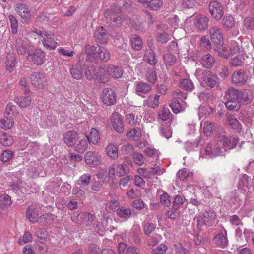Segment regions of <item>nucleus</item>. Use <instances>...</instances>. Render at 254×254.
<instances>
[{"mask_svg":"<svg viewBox=\"0 0 254 254\" xmlns=\"http://www.w3.org/2000/svg\"><path fill=\"white\" fill-rule=\"evenodd\" d=\"M17 104L21 108H24L30 105L31 99L30 96L16 97L14 99Z\"/></svg>","mask_w":254,"mask_h":254,"instance_id":"a19ab883","label":"nucleus"},{"mask_svg":"<svg viewBox=\"0 0 254 254\" xmlns=\"http://www.w3.org/2000/svg\"><path fill=\"white\" fill-rule=\"evenodd\" d=\"M209 11L212 17L217 21L223 17L224 11L223 6L217 1L213 0L208 5Z\"/></svg>","mask_w":254,"mask_h":254,"instance_id":"423d86ee","label":"nucleus"},{"mask_svg":"<svg viewBox=\"0 0 254 254\" xmlns=\"http://www.w3.org/2000/svg\"><path fill=\"white\" fill-rule=\"evenodd\" d=\"M107 155L111 158L116 159L118 157V148L117 146L113 144H109L106 148Z\"/></svg>","mask_w":254,"mask_h":254,"instance_id":"c756f323","label":"nucleus"},{"mask_svg":"<svg viewBox=\"0 0 254 254\" xmlns=\"http://www.w3.org/2000/svg\"><path fill=\"white\" fill-rule=\"evenodd\" d=\"M216 128L214 123L206 121L203 126V133L206 136H209L216 129Z\"/></svg>","mask_w":254,"mask_h":254,"instance_id":"ea45409f","label":"nucleus"},{"mask_svg":"<svg viewBox=\"0 0 254 254\" xmlns=\"http://www.w3.org/2000/svg\"><path fill=\"white\" fill-rule=\"evenodd\" d=\"M15 9L21 17L23 23H27L29 22L31 14L27 6L23 3H18L15 6Z\"/></svg>","mask_w":254,"mask_h":254,"instance_id":"ddd939ff","label":"nucleus"},{"mask_svg":"<svg viewBox=\"0 0 254 254\" xmlns=\"http://www.w3.org/2000/svg\"><path fill=\"white\" fill-rule=\"evenodd\" d=\"M107 72L113 78H119L122 76L123 70L120 67L110 65L107 68Z\"/></svg>","mask_w":254,"mask_h":254,"instance_id":"b1692460","label":"nucleus"},{"mask_svg":"<svg viewBox=\"0 0 254 254\" xmlns=\"http://www.w3.org/2000/svg\"><path fill=\"white\" fill-rule=\"evenodd\" d=\"M161 236L157 234L153 233L152 235L147 240V243L149 246L154 247L161 240Z\"/></svg>","mask_w":254,"mask_h":254,"instance_id":"4d7b16f0","label":"nucleus"},{"mask_svg":"<svg viewBox=\"0 0 254 254\" xmlns=\"http://www.w3.org/2000/svg\"><path fill=\"white\" fill-rule=\"evenodd\" d=\"M147 6L153 10L159 9L162 5L161 0H150L146 1Z\"/></svg>","mask_w":254,"mask_h":254,"instance_id":"13d9d810","label":"nucleus"},{"mask_svg":"<svg viewBox=\"0 0 254 254\" xmlns=\"http://www.w3.org/2000/svg\"><path fill=\"white\" fill-rule=\"evenodd\" d=\"M56 123L55 117L50 116L43 117L41 119L40 125L43 128H46L53 125Z\"/></svg>","mask_w":254,"mask_h":254,"instance_id":"c9c22d12","label":"nucleus"},{"mask_svg":"<svg viewBox=\"0 0 254 254\" xmlns=\"http://www.w3.org/2000/svg\"><path fill=\"white\" fill-rule=\"evenodd\" d=\"M222 25L225 30H230L234 27L235 20L232 16L230 15H225L222 19Z\"/></svg>","mask_w":254,"mask_h":254,"instance_id":"bb28decb","label":"nucleus"},{"mask_svg":"<svg viewBox=\"0 0 254 254\" xmlns=\"http://www.w3.org/2000/svg\"><path fill=\"white\" fill-rule=\"evenodd\" d=\"M105 17L107 21L112 26H119L122 24L121 18L118 12L112 9H108L105 12Z\"/></svg>","mask_w":254,"mask_h":254,"instance_id":"4468645a","label":"nucleus"},{"mask_svg":"<svg viewBox=\"0 0 254 254\" xmlns=\"http://www.w3.org/2000/svg\"><path fill=\"white\" fill-rule=\"evenodd\" d=\"M195 74L198 78L202 79L211 88L218 84L217 77L209 71L197 69Z\"/></svg>","mask_w":254,"mask_h":254,"instance_id":"39448f33","label":"nucleus"},{"mask_svg":"<svg viewBox=\"0 0 254 254\" xmlns=\"http://www.w3.org/2000/svg\"><path fill=\"white\" fill-rule=\"evenodd\" d=\"M16 64L15 58L13 54H10L7 56L6 66L7 70L9 71H12Z\"/></svg>","mask_w":254,"mask_h":254,"instance_id":"09e8293b","label":"nucleus"},{"mask_svg":"<svg viewBox=\"0 0 254 254\" xmlns=\"http://www.w3.org/2000/svg\"><path fill=\"white\" fill-rule=\"evenodd\" d=\"M226 108L229 110L237 111L239 109L241 104L239 100H229L225 102Z\"/></svg>","mask_w":254,"mask_h":254,"instance_id":"864d4df0","label":"nucleus"},{"mask_svg":"<svg viewBox=\"0 0 254 254\" xmlns=\"http://www.w3.org/2000/svg\"><path fill=\"white\" fill-rule=\"evenodd\" d=\"M119 206V202L116 200H111L106 203V209L108 212L115 211Z\"/></svg>","mask_w":254,"mask_h":254,"instance_id":"680f3d73","label":"nucleus"},{"mask_svg":"<svg viewBox=\"0 0 254 254\" xmlns=\"http://www.w3.org/2000/svg\"><path fill=\"white\" fill-rule=\"evenodd\" d=\"M163 59L167 66H172L176 61V57L171 53H168L165 55Z\"/></svg>","mask_w":254,"mask_h":254,"instance_id":"bf43d9fd","label":"nucleus"},{"mask_svg":"<svg viewBox=\"0 0 254 254\" xmlns=\"http://www.w3.org/2000/svg\"><path fill=\"white\" fill-rule=\"evenodd\" d=\"M180 86L188 91H191L194 88L192 82L188 79H182L180 82Z\"/></svg>","mask_w":254,"mask_h":254,"instance_id":"5fc2aeb1","label":"nucleus"},{"mask_svg":"<svg viewBox=\"0 0 254 254\" xmlns=\"http://www.w3.org/2000/svg\"><path fill=\"white\" fill-rule=\"evenodd\" d=\"M214 243L219 247L225 248L228 246V240L227 232L225 230L221 232L215 236L213 239Z\"/></svg>","mask_w":254,"mask_h":254,"instance_id":"a211bd4d","label":"nucleus"},{"mask_svg":"<svg viewBox=\"0 0 254 254\" xmlns=\"http://www.w3.org/2000/svg\"><path fill=\"white\" fill-rule=\"evenodd\" d=\"M97 47H99V46L97 47L95 46H91L90 45L86 46L85 52L81 53L79 57V62L93 61L97 58V52L96 53Z\"/></svg>","mask_w":254,"mask_h":254,"instance_id":"6e6552de","label":"nucleus"},{"mask_svg":"<svg viewBox=\"0 0 254 254\" xmlns=\"http://www.w3.org/2000/svg\"><path fill=\"white\" fill-rule=\"evenodd\" d=\"M110 54L107 49L104 47H99L97 51V58L103 62H107L109 60Z\"/></svg>","mask_w":254,"mask_h":254,"instance_id":"72a5a7b5","label":"nucleus"},{"mask_svg":"<svg viewBox=\"0 0 254 254\" xmlns=\"http://www.w3.org/2000/svg\"><path fill=\"white\" fill-rule=\"evenodd\" d=\"M79 139L78 134L73 131L66 132L64 136V142L68 146L71 147L74 145Z\"/></svg>","mask_w":254,"mask_h":254,"instance_id":"6ab92c4d","label":"nucleus"},{"mask_svg":"<svg viewBox=\"0 0 254 254\" xmlns=\"http://www.w3.org/2000/svg\"><path fill=\"white\" fill-rule=\"evenodd\" d=\"M137 172L140 175L147 178H150L155 174L161 175L163 173L159 166L153 168H139L137 169Z\"/></svg>","mask_w":254,"mask_h":254,"instance_id":"f3484780","label":"nucleus"},{"mask_svg":"<svg viewBox=\"0 0 254 254\" xmlns=\"http://www.w3.org/2000/svg\"><path fill=\"white\" fill-rule=\"evenodd\" d=\"M241 91L234 89L229 88L226 94V98L229 100H239Z\"/></svg>","mask_w":254,"mask_h":254,"instance_id":"f704fd0d","label":"nucleus"},{"mask_svg":"<svg viewBox=\"0 0 254 254\" xmlns=\"http://www.w3.org/2000/svg\"><path fill=\"white\" fill-rule=\"evenodd\" d=\"M191 175V173L186 168L179 170L177 173V177L178 179L184 180Z\"/></svg>","mask_w":254,"mask_h":254,"instance_id":"69168bd1","label":"nucleus"},{"mask_svg":"<svg viewBox=\"0 0 254 254\" xmlns=\"http://www.w3.org/2000/svg\"><path fill=\"white\" fill-rule=\"evenodd\" d=\"M186 107V103L184 105H181L177 100H173L170 103V107L174 113H178L185 110Z\"/></svg>","mask_w":254,"mask_h":254,"instance_id":"37998d69","label":"nucleus"},{"mask_svg":"<svg viewBox=\"0 0 254 254\" xmlns=\"http://www.w3.org/2000/svg\"><path fill=\"white\" fill-rule=\"evenodd\" d=\"M14 121L11 117L4 115L3 119L0 120V127L4 129H10L13 126Z\"/></svg>","mask_w":254,"mask_h":254,"instance_id":"7c9ffc66","label":"nucleus"},{"mask_svg":"<svg viewBox=\"0 0 254 254\" xmlns=\"http://www.w3.org/2000/svg\"><path fill=\"white\" fill-rule=\"evenodd\" d=\"M208 18L204 15H199L196 17L194 20V24L199 30H205L208 26Z\"/></svg>","mask_w":254,"mask_h":254,"instance_id":"4be33fe9","label":"nucleus"},{"mask_svg":"<svg viewBox=\"0 0 254 254\" xmlns=\"http://www.w3.org/2000/svg\"><path fill=\"white\" fill-rule=\"evenodd\" d=\"M0 142L3 146H9L13 142V138L11 135L3 131H0Z\"/></svg>","mask_w":254,"mask_h":254,"instance_id":"473e14b6","label":"nucleus"},{"mask_svg":"<svg viewBox=\"0 0 254 254\" xmlns=\"http://www.w3.org/2000/svg\"><path fill=\"white\" fill-rule=\"evenodd\" d=\"M91 179V176L89 174H84L80 177L77 181V184L82 188H84L89 185Z\"/></svg>","mask_w":254,"mask_h":254,"instance_id":"a18cd8bd","label":"nucleus"},{"mask_svg":"<svg viewBox=\"0 0 254 254\" xmlns=\"http://www.w3.org/2000/svg\"><path fill=\"white\" fill-rule=\"evenodd\" d=\"M225 151V149L221 148L217 144L213 142H210L203 151H201L200 156L202 158H214L219 155H223Z\"/></svg>","mask_w":254,"mask_h":254,"instance_id":"7ed1b4c3","label":"nucleus"},{"mask_svg":"<svg viewBox=\"0 0 254 254\" xmlns=\"http://www.w3.org/2000/svg\"><path fill=\"white\" fill-rule=\"evenodd\" d=\"M16 47L18 53L20 55L24 54L26 51V44L21 38H18L16 40Z\"/></svg>","mask_w":254,"mask_h":254,"instance_id":"8fccbe9b","label":"nucleus"},{"mask_svg":"<svg viewBox=\"0 0 254 254\" xmlns=\"http://www.w3.org/2000/svg\"><path fill=\"white\" fill-rule=\"evenodd\" d=\"M45 54L41 49H36L28 52L27 60L37 65H41L45 61Z\"/></svg>","mask_w":254,"mask_h":254,"instance_id":"0eeeda50","label":"nucleus"},{"mask_svg":"<svg viewBox=\"0 0 254 254\" xmlns=\"http://www.w3.org/2000/svg\"><path fill=\"white\" fill-rule=\"evenodd\" d=\"M247 79V76L244 73L239 71L234 72L232 76L233 83L238 85L245 84Z\"/></svg>","mask_w":254,"mask_h":254,"instance_id":"412c9836","label":"nucleus"},{"mask_svg":"<svg viewBox=\"0 0 254 254\" xmlns=\"http://www.w3.org/2000/svg\"><path fill=\"white\" fill-rule=\"evenodd\" d=\"M89 144V140L87 137L83 136V138H81L75 146V149L78 152L82 153L86 150Z\"/></svg>","mask_w":254,"mask_h":254,"instance_id":"2f4dec72","label":"nucleus"},{"mask_svg":"<svg viewBox=\"0 0 254 254\" xmlns=\"http://www.w3.org/2000/svg\"><path fill=\"white\" fill-rule=\"evenodd\" d=\"M117 215L122 218L127 219L131 214V211L129 208L122 206L117 210Z\"/></svg>","mask_w":254,"mask_h":254,"instance_id":"58836bf2","label":"nucleus"},{"mask_svg":"<svg viewBox=\"0 0 254 254\" xmlns=\"http://www.w3.org/2000/svg\"><path fill=\"white\" fill-rule=\"evenodd\" d=\"M31 84L36 88L43 89L46 82L45 75L41 72H33L30 76Z\"/></svg>","mask_w":254,"mask_h":254,"instance_id":"f8f14e48","label":"nucleus"},{"mask_svg":"<svg viewBox=\"0 0 254 254\" xmlns=\"http://www.w3.org/2000/svg\"><path fill=\"white\" fill-rule=\"evenodd\" d=\"M94 36L97 42L101 44L106 43L108 41V36L103 27H99L96 29L94 33Z\"/></svg>","mask_w":254,"mask_h":254,"instance_id":"5701e85b","label":"nucleus"},{"mask_svg":"<svg viewBox=\"0 0 254 254\" xmlns=\"http://www.w3.org/2000/svg\"><path fill=\"white\" fill-rule=\"evenodd\" d=\"M87 164L92 167H95L100 164V157L92 151H88L85 156Z\"/></svg>","mask_w":254,"mask_h":254,"instance_id":"aec40b11","label":"nucleus"},{"mask_svg":"<svg viewBox=\"0 0 254 254\" xmlns=\"http://www.w3.org/2000/svg\"><path fill=\"white\" fill-rule=\"evenodd\" d=\"M144 58L150 65H154L156 63L155 53L151 49L146 51Z\"/></svg>","mask_w":254,"mask_h":254,"instance_id":"49530a36","label":"nucleus"},{"mask_svg":"<svg viewBox=\"0 0 254 254\" xmlns=\"http://www.w3.org/2000/svg\"><path fill=\"white\" fill-rule=\"evenodd\" d=\"M111 122L113 128L118 133H122L124 131V127L123 122L121 118V116L119 113L117 112L113 113L111 118Z\"/></svg>","mask_w":254,"mask_h":254,"instance_id":"dca6fc26","label":"nucleus"},{"mask_svg":"<svg viewBox=\"0 0 254 254\" xmlns=\"http://www.w3.org/2000/svg\"><path fill=\"white\" fill-rule=\"evenodd\" d=\"M8 19L11 24V32L13 34H16L17 32V20L15 17L12 14H10L8 16Z\"/></svg>","mask_w":254,"mask_h":254,"instance_id":"0e129e2a","label":"nucleus"},{"mask_svg":"<svg viewBox=\"0 0 254 254\" xmlns=\"http://www.w3.org/2000/svg\"><path fill=\"white\" fill-rule=\"evenodd\" d=\"M101 99L103 103L107 106L114 105L116 102V96L114 91L110 88L103 89L101 94Z\"/></svg>","mask_w":254,"mask_h":254,"instance_id":"9b49d317","label":"nucleus"},{"mask_svg":"<svg viewBox=\"0 0 254 254\" xmlns=\"http://www.w3.org/2000/svg\"><path fill=\"white\" fill-rule=\"evenodd\" d=\"M159 134L167 139L170 138L172 136V131L168 127H165L162 125L159 130Z\"/></svg>","mask_w":254,"mask_h":254,"instance_id":"e2e57ef3","label":"nucleus"},{"mask_svg":"<svg viewBox=\"0 0 254 254\" xmlns=\"http://www.w3.org/2000/svg\"><path fill=\"white\" fill-rule=\"evenodd\" d=\"M85 136L89 140V143H92L95 145L98 144L100 139L98 130L94 128L91 129L90 135Z\"/></svg>","mask_w":254,"mask_h":254,"instance_id":"e433bc0d","label":"nucleus"},{"mask_svg":"<svg viewBox=\"0 0 254 254\" xmlns=\"http://www.w3.org/2000/svg\"><path fill=\"white\" fill-rule=\"evenodd\" d=\"M216 214L212 211L205 212L204 215H200L195 218L197 219V223L198 226L201 227L205 225L210 226L214 222L216 219Z\"/></svg>","mask_w":254,"mask_h":254,"instance_id":"9d476101","label":"nucleus"},{"mask_svg":"<svg viewBox=\"0 0 254 254\" xmlns=\"http://www.w3.org/2000/svg\"><path fill=\"white\" fill-rule=\"evenodd\" d=\"M39 211L33 206L29 207L27 210L26 216L29 220L32 223H36L39 219Z\"/></svg>","mask_w":254,"mask_h":254,"instance_id":"cd10ccee","label":"nucleus"},{"mask_svg":"<svg viewBox=\"0 0 254 254\" xmlns=\"http://www.w3.org/2000/svg\"><path fill=\"white\" fill-rule=\"evenodd\" d=\"M218 141L223 146L228 147L229 149H233L237 144L238 139L237 137L222 134L218 136Z\"/></svg>","mask_w":254,"mask_h":254,"instance_id":"2eb2a0df","label":"nucleus"},{"mask_svg":"<svg viewBox=\"0 0 254 254\" xmlns=\"http://www.w3.org/2000/svg\"><path fill=\"white\" fill-rule=\"evenodd\" d=\"M130 43L132 48L136 50L142 49V42L140 38L136 35H133L130 39Z\"/></svg>","mask_w":254,"mask_h":254,"instance_id":"4c0bfd02","label":"nucleus"},{"mask_svg":"<svg viewBox=\"0 0 254 254\" xmlns=\"http://www.w3.org/2000/svg\"><path fill=\"white\" fill-rule=\"evenodd\" d=\"M17 113L16 107L12 105L11 103H9L6 106L5 112V115L8 117H12Z\"/></svg>","mask_w":254,"mask_h":254,"instance_id":"338daca9","label":"nucleus"},{"mask_svg":"<svg viewBox=\"0 0 254 254\" xmlns=\"http://www.w3.org/2000/svg\"><path fill=\"white\" fill-rule=\"evenodd\" d=\"M32 240V235L29 231H26L24 232L22 237H20L18 241V243L22 245L25 243L31 242Z\"/></svg>","mask_w":254,"mask_h":254,"instance_id":"6e6d98bb","label":"nucleus"},{"mask_svg":"<svg viewBox=\"0 0 254 254\" xmlns=\"http://www.w3.org/2000/svg\"><path fill=\"white\" fill-rule=\"evenodd\" d=\"M209 34L214 45L223 44L224 36L222 29L217 26H213L209 30Z\"/></svg>","mask_w":254,"mask_h":254,"instance_id":"1a4fd4ad","label":"nucleus"},{"mask_svg":"<svg viewBox=\"0 0 254 254\" xmlns=\"http://www.w3.org/2000/svg\"><path fill=\"white\" fill-rule=\"evenodd\" d=\"M171 114V112L168 108L163 107L161 108L158 112V119L163 121L167 120Z\"/></svg>","mask_w":254,"mask_h":254,"instance_id":"603ef678","label":"nucleus"},{"mask_svg":"<svg viewBox=\"0 0 254 254\" xmlns=\"http://www.w3.org/2000/svg\"><path fill=\"white\" fill-rule=\"evenodd\" d=\"M244 25L248 30H254V18L252 17H248L244 19Z\"/></svg>","mask_w":254,"mask_h":254,"instance_id":"774afa93","label":"nucleus"},{"mask_svg":"<svg viewBox=\"0 0 254 254\" xmlns=\"http://www.w3.org/2000/svg\"><path fill=\"white\" fill-rule=\"evenodd\" d=\"M214 50L217 53V54L225 59L228 58L231 55L237 54L240 52H243L241 48L236 41L231 42L230 45L227 47L223 44L216 45L213 46Z\"/></svg>","mask_w":254,"mask_h":254,"instance_id":"f257e3e1","label":"nucleus"},{"mask_svg":"<svg viewBox=\"0 0 254 254\" xmlns=\"http://www.w3.org/2000/svg\"><path fill=\"white\" fill-rule=\"evenodd\" d=\"M252 99V96L250 93L247 91H241V94L239 96V101L240 104H247Z\"/></svg>","mask_w":254,"mask_h":254,"instance_id":"052dcab7","label":"nucleus"},{"mask_svg":"<svg viewBox=\"0 0 254 254\" xmlns=\"http://www.w3.org/2000/svg\"><path fill=\"white\" fill-rule=\"evenodd\" d=\"M85 74L88 80H91L94 78H97L102 83L107 81V78L105 77L109 75L107 72V69L94 67V66L87 67L85 70Z\"/></svg>","mask_w":254,"mask_h":254,"instance_id":"f03ea898","label":"nucleus"},{"mask_svg":"<svg viewBox=\"0 0 254 254\" xmlns=\"http://www.w3.org/2000/svg\"><path fill=\"white\" fill-rule=\"evenodd\" d=\"M151 89V86L144 82H140L135 83V91L137 95L141 96L142 94H146Z\"/></svg>","mask_w":254,"mask_h":254,"instance_id":"393cba45","label":"nucleus"},{"mask_svg":"<svg viewBox=\"0 0 254 254\" xmlns=\"http://www.w3.org/2000/svg\"><path fill=\"white\" fill-rule=\"evenodd\" d=\"M227 121L228 125L234 129L239 130L241 126L238 120L233 115H227Z\"/></svg>","mask_w":254,"mask_h":254,"instance_id":"79ce46f5","label":"nucleus"},{"mask_svg":"<svg viewBox=\"0 0 254 254\" xmlns=\"http://www.w3.org/2000/svg\"><path fill=\"white\" fill-rule=\"evenodd\" d=\"M35 32L43 38V44L47 49L52 50L56 48L57 42L54 40V35L52 32L39 30H36Z\"/></svg>","mask_w":254,"mask_h":254,"instance_id":"20e7f679","label":"nucleus"},{"mask_svg":"<svg viewBox=\"0 0 254 254\" xmlns=\"http://www.w3.org/2000/svg\"><path fill=\"white\" fill-rule=\"evenodd\" d=\"M141 135V129L139 128H134L132 130L128 131L126 136L129 139L135 140Z\"/></svg>","mask_w":254,"mask_h":254,"instance_id":"3c124183","label":"nucleus"},{"mask_svg":"<svg viewBox=\"0 0 254 254\" xmlns=\"http://www.w3.org/2000/svg\"><path fill=\"white\" fill-rule=\"evenodd\" d=\"M12 201L11 197L5 193L0 195V208L3 209L4 207L11 204Z\"/></svg>","mask_w":254,"mask_h":254,"instance_id":"de8ad7c7","label":"nucleus"},{"mask_svg":"<svg viewBox=\"0 0 254 254\" xmlns=\"http://www.w3.org/2000/svg\"><path fill=\"white\" fill-rule=\"evenodd\" d=\"M215 62V60L214 57L209 53L207 54L201 59V63L202 66L206 68H211Z\"/></svg>","mask_w":254,"mask_h":254,"instance_id":"c85d7f7f","label":"nucleus"},{"mask_svg":"<svg viewBox=\"0 0 254 254\" xmlns=\"http://www.w3.org/2000/svg\"><path fill=\"white\" fill-rule=\"evenodd\" d=\"M160 96L157 94L150 95L147 99L144 101V105L155 108L159 105Z\"/></svg>","mask_w":254,"mask_h":254,"instance_id":"a878e982","label":"nucleus"},{"mask_svg":"<svg viewBox=\"0 0 254 254\" xmlns=\"http://www.w3.org/2000/svg\"><path fill=\"white\" fill-rule=\"evenodd\" d=\"M70 72L72 77L76 80H79L82 77V72L81 67L79 65H76L73 66L70 69Z\"/></svg>","mask_w":254,"mask_h":254,"instance_id":"c03bdc74","label":"nucleus"}]
</instances>
